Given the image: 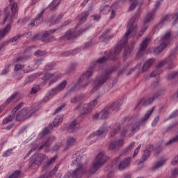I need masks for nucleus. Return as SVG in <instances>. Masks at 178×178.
<instances>
[{"mask_svg": "<svg viewBox=\"0 0 178 178\" xmlns=\"http://www.w3.org/2000/svg\"><path fill=\"white\" fill-rule=\"evenodd\" d=\"M111 31V30L107 29L100 36L99 40H102L103 42H106L109 41V40H111V38H113V35H108V33Z\"/></svg>", "mask_w": 178, "mask_h": 178, "instance_id": "nucleus-22", "label": "nucleus"}, {"mask_svg": "<svg viewBox=\"0 0 178 178\" xmlns=\"http://www.w3.org/2000/svg\"><path fill=\"white\" fill-rule=\"evenodd\" d=\"M24 104L23 103H19L13 111H12V115H15L16 112L23 106Z\"/></svg>", "mask_w": 178, "mask_h": 178, "instance_id": "nucleus-56", "label": "nucleus"}, {"mask_svg": "<svg viewBox=\"0 0 178 178\" xmlns=\"http://www.w3.org/2000/svg\"><path fill=\"white\" fill-rule=\"evenodd\" d=\"M108 160L109 156L105 155L104 152L99 153L93 161L92 168L90 169V173H95V172L98 171L102 165H105L106 161Z\"/></svg>", "mask_w": 178, "mask_h": 178, "instance_id": "nucleus-5", "label": "nucleus"}, {"mask_svg": "<svg viewBox=\"0 0 178 178\" xmlns=\"http://www.w3.org/2000/svg\"><path fill=\"white\" fill-rule=\"evenodd\" d=\"M168 20V16H165L162 20H161L159 24H157L154 28L153 29V31L154 33H155V31H159L160 29H162V27L163 26V24H165V22H166Z\"/></svg>", "mask_w": 178, "mask_h": 178, "instance_id": "nucleus-27", "label": "nucleus"}, {"mask_svg": "<svg viewBox=\"0 0 178 178\" xmlns=\"http://www.w3.org/2000/svg\"><path fill=\"white\" fill-rule=\"evenodd\" d=\"M15 119L17 122H22V120H24L25 118H24L23 115H22V113L18 112L16 117H15Z\"/></svg>", "mask_w": 178, "mask_h": 178, "instance_id": "nucleus-55", "label": "nucleus"}, {"mask_svg": "<svg viewBox=\"0 0 178 178\" xmlns=\"http://www.w3.org/2000/svg\"><path fill=\"white\" fill-rule=\"evenodd\" d=\"M122 129L121 124L119 122L115 123L113 127L111 128L108 134L109 138H113V137H115L116 134H118V131H120Z\"/></svg>", "mask_w": 178, "mask_h": 178, "instance_id": "nucleus-15", "label": "nucleus"}, {"mask_svg": "<svg viewBox=\"0 0 178 178\" xmlns=\"http://www.w3.org/2000/svg\"><path fill=\"white\" fill-rule=\"evenodd\" d=\"M111 10L112 8H111V6L106 5L100 7L99 12H104V13H109V12H111Z\"/></svg>", "mask_w": 178, "mask_h": 178, "instance_id": "nucleus-42", "label": "nucleus"}, {"mask_svg": "<svg viewBox=\"0 0 178 178\" xmlns=\"http://www.w3.org/2000/svg\"><path fill=\"white\" fill-rule=\"evenodd\" d=\"M104 133H105V129L104 128H100L99 129H98L97 131V132L90 134L88 137V138H89V140H91V138H94V137H98L99 136H102V134H104Z\"/></svg>", "mask_w": 178, "mask_h": 178, "instance_id": "nucleus-33", "label": "nucleus"}, {"mask_svg": "<svg viewBox=\"0 0 178 178\" xmlns=\"http://www.w3.org/2000/svg\"><path fill=\"white\" fill-rule=\"evenodd\" d=\"M135 22L136 17H134L130 19L129 23L127 27V31L124 35L123 40L120 42V44L117 45L116 48L114 50H112L108 54V58H110V59L113 60L118 56V55L120 54L122 49L123 48V47H124V45L127 44V37H129L130 34H131L132 33L134 34H136V33H137V25L134 24Z\"/></svg>", "mask_w": 178, "mask_h": 178, "instance_id": "nucleus-2", "label": "nucleus"}, {"mask_svg": "<svg viewBox=\"0 0 178 178\" xmlns=\"http://www.w3.org/2000/svg\"><path fill=\"white\" fill-rule=\"evenodd\" d=\"M72 165H77V167L71 172H67L65 178H81L87 172L86 165L88 163L87 155L83 154L81 152H77L72 155Z\"/></svg>", "mask_w": 178, "mask_h": 178, "instance_id": "nucleus-1", "label": "nucleus"}, {"mask_svg": "<svg viewBox=\"0 0 178 178\" xmlns=\"http://www.w3.org/2000/svg\"><path fill=\"white\" fill-rule=\"evenodd\" d=\"M54 74L47 73L44 75V76L42 78V80H49V79H52L54 77Z\"/></svg>", "mask_w": 178, "mask_h": 178, "instance_id": "nucleus-63", "label": "nucleus"}, {"mask_svg": "<svg viewBox=\"0 0 178 178\" xmlns=\"http://www.w3.org/2000/svg\"><path fill=\"white\" fill-rule=\"evenodd\" d=\"M147 147H148V149H146L145 150L141 159L136 160L135 162L136 165H137V166L140 169H143V168H144V162H145V161H147V159L149 158V152H151V151H154V145H149Z\"/></svg>", "mask_w": 178, "mask_h": 178, "instance_id": "nucleus-10", "label": "nucleus"}, {"mask_svg": "<svg viewBox=\"0 0 178 178\" xmlns=\"http://www.w3.org/2000/svg\"><path fill=\"white\" fill-rule=\"evenodd\" d=\"M99 99V96H96L95 99L90 102L89 104H85L79 107V113L81 118H86L90 112L92 110V108L96 105H98V101Z\"/></svg>", "mask_w": 178, "mask_h": 178, "instance_id": "nucleus-6", "label": "nucleus"}, {"mask_svg": "<svg viewBox=\"0 0 178 178\" xmlns=\"http://www.w3.org/2000/svg\"><path fill=\"white\" fill-rule=\"evenodd\" d=\"M144 98H142L137 104V105L135 107V111H140L141 108L140 105L142 104L143 106H147L148 105H151L152 103L154 101V99H152L151 97L149 99L144 100Z\"/></svg>", "mask_w": 178, "mask_h": 178, "instance_id": "nucleus-16", "label": "nucleus"}, {"mask_svg": "<svg viewBox=\"0 0 178 178\" xmlns=\"http://www.w3.org/2000/svg\"><path fill=\"white\" fill-rule=\"evenodd\" d=\"M92 76V72L90 71H87L85 73L83 74L79 79H78V83H83L81 85H79V88H86L88 86V84H90V77Z\"/></svg>", "mask_w": 178, "mask_h": 178, "instance_id": "nucleus-11", "label": "nucleus"}, {"mask_svg": "<svg viewBox=\"0 0 178 178\" xmlns=\"http://www.w3.org/2000/svg\"><path fill=\"white\" fill-rule=\"evenodd\" d=\"M58 6H59V1L58 0H53V1L49 5L48 8L50 10H55Z\"/></svg>", "mask_w": 178, "mask_h": 178, "instance_id": "nucleus-38", "label": "nucleus"}, {"mask_svg": "<svg viewBox=\"0 0 178 178\" xmlns=\"http://www.w3.org/2000/svg\"><path fill=\"white\" fill-rule=\"evenodd\" d=\"M92 47V42L89 41L85 43V44L83 46V49H88Z\"/></svg>", "mask_w": 178, "mask_h": 178, "instance_id": "nucleus-58", "label": "nucleus"}, {"mask_svg": "<svg viewBox=\"0 0 178 178\" xmlns=\"http://www.w3.org/2000/svg\"><path fill=\"white\" fill-rule=\"evenodd\" d=\"M10 5L11 6V13L8 10V7L5 8L3 23H5L6 20L13 22L14 19H17V15L19 13L17 3L14 2Z\"/></svg>", "mask_w": 178, "mask_h": 178, "instance_id": "nucleus-7", "label": "nucleus"}, {"mask_svg": "<svg viewBox=\"0 0 178 178\" xmlns=\"http://www.w3.org/2000/svg\"><path fill=\"white\" fill-rule=\"evenodd\" d=\"M141 122H138L135 124H133V125L131 126V131L132 133H134L136 131H137L138 130L140 129V127L141 126Z\"/></svg>", "mask_w": 178, "mask_h": 178, "instance_id": "nucleus-43", "label": "nucleus"}, {"mask_svg": "<svg viewBox=\"0 0 178 178\" xmlns=\"http://www.w3.org/2000/svg\"><path fill=\"white\" fill-rule=\"evenodd\" d=\"M124 145V140L123 139H118L111 142L108 147V151H116L118 148H121Z\"/></svg>", "mask_w": 178, "mask_h": 178, "instance_id": "nucleus-14", "label": "nucleus"}, {"mask_svg": "<svg viewBox=\"0 0 178 178\" xmlns=\"http://www.w3.org/2000/svg\"><path fill=\"white\" fill-rule=\"evenodd\" d=\"M76 143L77 140H76V138L71 136H68L67 138L65 144L67 147H73V145H76Z\"/></svg>", "mask_w": 178, "mask_h": 178, "instance_id": "nucleus-31", "label": "nucleus"}, {"mask_svg": "<svg viewBox=\"0 0 178 178\" xmlns=\"http://www.w3.org/2000/svg\"><path fill=\"white\" fill-rule=\"evenodd\" d=\"M166 47H168V45L165 43L162 42L159 46L156 47L154 49V55H159V53L162 52V51H163V49H165V48H166Z\"/></svg>", "mask_w": 178, "mask_h": 178, "instance_id": "nucleus-32", "label": "nucleus"}, {"mask_svg": "<svg viewBox=\"0 0 178 178\" xmlns=\"http://www.w3.org/2000/svg\"><path fill=\"white\" fill-rule=\"evenodd\" d=\"M63 120V115H57L54 119L53 124H50L48 127L44 128L40 134L39 137L42 138L47 134H49L51 133V130L54 129V127H58L59 123H62Z\"/></svg>", "mask_w": 178, "mask_h": 178, "instance_id": "nucleus-8", "label": "nucleus"}, {"mask_svg": "<svg viewBox=\"0 0 178 178\" xmlns=\"http://www.w3.org/2000/svg\"><path fill=\"white\" fill-rule=\"evenodd\" d=\"M66 84H67V81H66V80H64L58 84L57 88H58L60 91H62L66 88Z\"/></svg>", "mask_w": 178, "mask_h": 178, "instance_id": "nucleus-49", "label": "nucleus"}, {"mask_svg": "<svg viewBox=\"0 0 178 178\" xmlns=\"http://www.w3.org/2000/svg\"><path fill=\"white\" fill-rule=\"evenodd\" d=\"M178 163V156H176L175 157H174L171 161V165H172V166H175L176 165H177Z\"/></svg>", "mask_w": 178, "mask_h": 178, "instance_id": "nucleus-64", "label": "nucleus"}, {"mask_svg": "<svg viewBox=\"0 0 178 178\" xmlns=\"http://www.w3.org/2000/svg\"><path fill=\"white\" fill-rule=\"evenodd\" d=\"M178 122H174L171 125H170L167 129L166 131H170L171 130H173L176 126H177Z\"/></svg>", "mask_w": 178, "mask_h": 178, "instance_id": "nucleus-62", "label": "nucleus"}, {"mask_svg": "<svg viewBox=\"0 0 178 178\" xmlns=\"http://www.w3.org/2000/svg\"><path fill=\"white\" fill-rule=\"evenodd\" d=\"M155 60L156 59L154 58H149L147 60H146L142 67L141 73L148 72V70H149V67L152 66V64L154 63V62H155Z\"/></svg>", "mask_w": 178, "mask_h": 178, "instance_id": "nucleus-20", "label": "nucleus"}, {"mask_svg": "<svg viewBox=\"0 0 178 178\" xmlns=\"http://www.w3.org/2000/svg\"><path fill=\"white\" fill-rule=\"evenodd\" d=\"M90 12H91V10L85 11L76 17L77 20H79V23L76 24V27H79L80 24H83V23H84L86 20H87V17H88V15H90Z\"/></svg>", "mask_w": 178, "mask_h": 178, "instance_id": "nucleus-17", "label": "nucleus"}, {"mask_svg": "<svg viewBox=\"0 0 178 178\" xmlns=\"http://www.w3.org/2000/svg\"><path fill=\"white\" fill-rule=\"evenodd\" d=\"M177 76H178V72L175 71V72H172L168 74L167 75V79H168V80H173V79H175V77H177Z\"/></svg>", "mask_w": 178, "mask_h": 178, "instance_id": "nucleus-44", "label": "nucleus"}, {"mask_svg": "<svg viewBox=\"0 0 178 178\" xmlns=\"http://www.w3.org/2000/svg\"><path fill=\"white\" fill-rule=\"evenodd\" d=\"M31 40L33 41H38L40 40L42 42V40H44V33L35 34L32 37Z\"/></svg>", "mask_w": 178, "mask_h": 178, "instance_id": "nucleus-41", "label": "nucleus"}, {"mask_svg": "<svg viewBox=\"0 0 178 178\" xmlns=\"http://www.w3.org/2000/svg\"><path fill=\"white\" fill-rule=\"evenodd\" d=\"M136 144V142H132L128 147H127L125 149L123 150L124 154H127L129 151H131L133 148H134V145Z\"/></svg>", "mask_w": 178, "mask_h": 178, "instance_id": "nucleus-45", "label": "nucleus"}, {"mask_svg": "<svg viewBox=\"0 0 178 178\" xmlns=\"http://www.w3.org/2000/svg\"><path fill=\"white\" fill-rule=\"evenodd\" d=\"M48 161V158L47 156L44 154H35L31 161V165H37L38 166L39 165H41L42 162H47Z\"/></svg>", "mask_w": 178, "mask_h": 178, "instance_id": "nucleus-13", "label": "nucleus"}, {"mask_svg": "<svg viewBox=\"0 0 178 178\" xmlns=\"http://www.w3.org/2000/svg\"><path fill=\"white\" fill-rule=\"evenodd\" d=\"M148 29V26L146 24H143V26L141 27L140 31H139L138 34V37H141L144 33H145V30Z\"/></svg>", "mask_w": 178, "mask_h": 178, "instance_id": "nucleus-50", "label": "nucleus"}, {"mask_svg": "<svg viewBox=\"0 0 178 178\" xmlns=\"http://www.w3.org/2000/svg\"><path fill=\"white\" fill-rule=\"evenodd\" d=\"M42 42L44 44H48V42H51V41H55V36L49 34L48 31L43 33Z\"/></svg>", "mask_w": 178, "mask_h": 178, "instance_id": "nucleus-21", "label": "nucleus"}, {"mask_svg": "<svg viewBox=\"0 0 178 178\" xmlns=\"http://www.w3.org/2000/svg\"><path fill=\"white\" fill-rule=\"evenodd\" d=\"M60 92V90H59L58 87L54 88L51 90L50 95H56V94Z\"/></svg>", "mask_w": 178, "mask_h": 178, "instance_id": "nucleus-57", "label": "nucleus"}, {"mask_svg": "<svg viewBox=\"0 0 178 178\" xmlns=\"http://www.w3.org/2000/svg\"><path fill=\"white\" fill-rule=\"evenodd\" d=\"M37 77H40V74H33L27 77L24 81V86H26L30 83H33V81H35Z\"/></svg>", "mask_w": 178, "mask_h": 178, "instance_id": "nucleus-28", "label": "nucleus"}, {"mask_svg": "<svg viewBox=\"0 0 178 178\" xmlns=\"http://www.w3.org/2000/svg\"><path fill=\"white\" fill-rule=\"evenodd\" d=\"M17 95H19V92H14L8 99H7L6 104H10V102H12V101H13V99L17 97Z\"/></svg>", "mask_w": 178, "mask_h": 178, "instance_id": "nucleus-47", "label": "nucleus"}, {"mask_svg": "<svg viewBox=\"0 0 178 178\" xmlns=\"http://www.w3.org/2000/svg\"><path fill=\"white\" fill-rule=\"evenodd\" d=\"M171 35L172 33H170V31L166 32L162 38L163 44H165V45H169V44H170Z\"/></svg>", "mask_w": 178, "mask_h": 178, "instance_id": "nucleus-29", "label": "nucleus"}, {"mask_svg": "<svg viewBox=\"0 0 178 178\" xmlns=\"http://www.w3.org/2000/svg\"><path fill=\"white\" fill-rule=\"evenodd\" d=\"M10 31V24H7L6 27L3 28V29L0 30V41L1 40H3L6 35Z\"/></svg>", "mask_w": 178, "mask_h": 178, "instance_id": "nucleus-24", "label": "nucleus"}, {"mask_svg": "<svg viewBox=\"0 0 178 178\" xmlns=\"http://www.w3.org/2000/svg\"><path fill=\"white\" fill-rule=\"evenodd\" d=\"M106 59H108V58H106V56H103L99 58L97 61H96L95 65H98V63H104V62L106 61Z\"/></svg>", "mask_w": 178, "mask_h": 178, "instance_id": "nucleus-61", "label": "nucleus"}, {"mask_svg": "<svg viewBox=\"0 0 178 178\" xmlns=\"http://www.w3.org/2000/svg\"><path fill=\"white\" fill-rule=\"evenodd\" d=\"M15 119V114L9 115L6 118L3 120V124H8V123H10Z\"/></svg>", "mask_w": 178, "mask_h": 178, "instance_id": "nucleus-40", "label": "nucleus"}, {"mask_svg": "<svg viewBox=\"0 0 178 178\" xmlns=\"http://www.w3.org/2000/svg\"><path fill=\"white\" fill-rule=\"evenodd\" d=\"M131 157H126L123 159V154H120L113 161V165L118 169V170H126L130 166Z\"/></svg>", "mask_w": 178, "mask_h": 178, "instance_id": "nucleus-4", "label": "nucleus"}, {"mask_svg": "<svg viewBox=\"0 0 178 178\" xmlns=\"http://www.w3.org/2000/svg\"><path fill=\"white\" fill-rule=\"evenodd\" d=\"M148 42H149V38H145L140 43L138 51L136 55V60H140L141 57L145 54V49L148 47Z\"/></svg>", "mask_w": 178, "mask_h": 178, "instance_id": "nucleus-12", "label": "nucleus"}, {"mask_svg": "<svg viewBox=\"0 0 178 178\" xmlns=\"http://www.w3.org/2000/svg\"><path fill=\"white\" fill-rule=\"evenodd\" d=\"M154 107H153L152 109L147 111V112L145 114V115L141 118L140 122L142 124H143V123H144V122H147V120H148V119L149 118V117L154 112Z\"/></svg>", "mask_w": 178, "mask_h": 178, "instance_id": "nucleus-34", "label": "nucleus"}, {"mask_svg": "<svg viewBox=\"0 0 178 178\" xmlns=\"http://www.w3.org/2000/svg\"><path fill=\"white\" fill-rule=\"evenodd\" d=\"M81 49L79 48L75 49L72 51H65L61 53L62 56H70V55H76V54H79Z\"/></svg>", "mask_w": 178, "mask_h": 178, "instance_id": "nucleus-30", "label": "nucleus"}, {"mask_svg": "<svg viewBox=\"0 0 178 178\" xmlns=\"http://www.w3.org/2000/svg\"><path fill=\"white\" fill-rule=\"evenodd\" d=\"M118 68L114 67L113 68L105 71L102 74L97 76L96 79L94 80V87L90 90L91 94H94L97 90L101 87V86H104V84L111 79V75L113 72H116Z\"/></svg>", "mask_w": 178, "mask_h": 178, "instance_id": "nucleus-3", "label": "nucleus"}, {"mask_svg": "<svg viewBox=\"0 0 178 178\" xmlns=\"http://www.w3.org/2000/svg\"><path fill=\"white\" fill-rule=\"evenodd\" d=\"M76 121H72L68 126V127L67 128V130L68 131H72L74 132L76 131H77V128L76 127Z\"/></svg>", "mask_w": 178, "mask_h": 178, "instance_id": "nucleus-39", "label": "nucleus"}, {"mask_svg": "<svg viewBox=\"0 0 178 178\" xmlns=\"http://www.w3.org/2000/svg\"><path fill=\"white\" fill-rule=\"evenodd\" d=\"M63 17V15H60L57 17L55 18V15H52L50 17V24L49 26H55V24H58L60 20H62Z\"/></svg>", "mask_w": 178, "mask_h": 178, "instance_id": "nucleus-25", "label": "nucleus"}, {"mask_svg": "<svg viewBox=\"0 0 178 178\" xmlns=\"http://www.w3.org/2000/svg\"><path fill=\"white\" fill-rule=\"evenodd\" d=\"M23 37V35H17L9 40V42H19L20 38Z\"/></svg>", "mask_w": 178, "mask_h": 178, "instance_id": "nucleus-48", "label": "nucleus"}, {"mask_svg": "<svg viewBox=\"0 0 178 178\" xmlns=\"http://www.w3.org/2000/svg\"><path fill=\"white\" fill-rule=\"evenodd\" d=\"M140 69H141V63L137 64L135 67L131 69L129 72H128L127 76H130V74L134 72L136 70H140Z\"/></svg>", "mask_w": 178, "mask_h": 178, "instance_id": "nucleus-51", "label": "nucleus"}, {"mask_svg": "<svg viewBox=\"0 0 178 178\" xmlns=\"http://www.w3.org/2000/svg\"><path fill=\"white\" fill-rule=\"evenodd\" d=\"M154 18H155V13H154V11H152L147 15L144 21V24L147 26V24L151 23V22H152V20H154Z\"/></svg>", "mask_w": 178, "mask_h": 178, "instance_id": "nucleus-35", "label": "nucleus"}, {"mask_svg": "<svg viewBox=\"0 0 178 178\" xmlns=\"http://www.w3.org/2000/svg\"><path fill=\"white\" fill-rule=\"evenodd\" d=\"M65 106H66V103H63L60 106H58L55 111L54 112L53 115H56V113H59V112H60V111H62V109L63 108H65Z\"/></svg>", "mask_w": 178, "mask_h": 178, "instance_id": "nucleus-52", "label": "nucleus"}, {"mask_svg": "<svg viewBox=\"0 0 178 178\" xmlns=\"http://www.w3.org/2000/svg\"><path fill=\"white\" fill-rule=\"evenodd\" d=\"M76 67H77L76 63H74L71 64V65L70 66L69 70L67 71V74H70V73H72V72H73V70H74V69H76Z\"/></svg>", "mask_w": 178, "mask_h": 178, "instance_id": "nucleus-53", "label": "nucleus"}, {"mask_svg": "<svg viewBox=\"0 0 178 178\" xmlns=\"http://www.w3.org/2000/svg\"><path fill=\"white\" fill-rule=\"evenodd\" d=\"M106 107L108 111H119V108H120V103H119V102H115L107 105Z\"/></svg>", "mask_w": 178, "mask_h": 178, "instance_id": "nucleus-26", "label": "nucleus"}, {"mask_svg": "<svg viewBox=\"0 0 178 178\" xmlns=\"http://www.w3.org/2000/svg\"><path fill=\"white\" fill-rule=\"evenodd\" d=\"M168 161V159H164L162 160H160L159 161H156L154 165L152 167V170H158L162 168L166 163V161Z\"/></svg>", "mask_w": 178, "mask_h": 178, "instance_id": "nucleus-23", "label": "nucleus"}, {"mask_svg": "<svg viewBox=\"0 0 178 178\" xmlns=\"http://www.w3.org/2000/svg\"><path fill=\"white\" fill-rule=\"evenodd\" d=\"M166 63L168 64V69L170 70L173 67V59L170 57H168L165 58Z\"/></svg>", "mask_w": 178, "mask_h": 178, "instance_id": "nucleus-46", "label": "nucleus"}, {"mask_svg": "<svg viewBox=\"0 0 178 178\" xmlns=\"http://www.w3.org/2000/svg\"><path fill=\"white\" fill-rule=\"evenodd\" d=\"M87 30H88V28H84V29H80L78 31V33H76V32H74V30H68L65 32L64 35L60 38V40L61 41L63 40H67V41H73L74 38H77L79 35H81V34H83V33H86Z\"/></svg>", "mask_w": 178, "mask_h": 178, "instance_id": "nucleus-9", "label": "nucleus"}, {"mask_svg": "<svg viewBox=\"0 0 178 178\" xmlns=\"http://www.w3.org/2000/svg\"><path fill=\"white\" fill-rule=\"evenodd\" d=\"M166 63V59L161 60L159 64L156 65V70L161 69V67H163Z\"/></svg>", "mask_w": 178, "mask_h": 178, "instance_id": "nucleus-59", "label": "nucleus"}, {"mask_svg": "<svg viewBox=\"0 0 178 178\" xmlns=\"http://www.w3.org/2000/svg\"><path fill=\"white\" fill-rule=\"evenodd\" d=\"M109 113H111V112L109 111V108H106V107L101 111L100 114V119L102 120H105V119H107V118L109 116Z\"/></svg>", "mask_w": 178, "mask_h": 178, "instance_id": "nucleus-36", "label": "nucleus"}, {"mask_svg": "<svg viewBox=\"0 0 178 178\" xmlns=\"http://www.w3.org/2000/svg\"><path fill=\"white\" fill-rule=\"evenodd\" d=\"M20 171H15L11 176H10L8 178H19L20 177Z\"/></svg>", "mask_w": 178, "mask_h": 178, "instance_id": "nucleus-60", "label": "nucleus"}, {"mask_svg": "<svg viewBox=\"0 0 178 178\" xmlns=\"http://www.w3.org/2000/svg\"><path fill=\"white\" fill-rule=\"evenodd\" d=\"M56 137L54 136H49L45 141L42 143V145L40 146L39 149H42L44 147L47 149V151H49V146L52 143H54V140H56Z\"/></svg>", "mask_w": 178, "mask_h": 178, "instance_id": "nucleus-18", "label": "nucleus"}, {"mask_svg": "<svg viewBox=\"0 0 178 178\" xmlns=\"http://www.w3.org/2000/svg\"><path fill=\"white\" fill-rule=\"evenodd\" d=\"M19 112L24 119H29V118H31V113L29 111L27 108H22L21 111H19Z\"/></svg>", "mask_w": 178, "mask_h": 178, "instance_id": "nucleus-37", "label": "nucleus"}, {"mask_svg": "<svg viewBox=\"0 0 178 178\" xmlns=\"http://www.w3.org/2000/svg\"><path fill=\"white\" fill-rule=\"evenodd\" d=\"M44 13H45V10H42L35 18L34 20L31 21V22L29 24V26H31V27H34V26H38L40 23H41L42 19V16L44 15Z\"/></svg>", "mask_w": 178, "mask_h": 178, "instance_id": "nucleus-19", "label": "nucleus"}, {"mask_svg": "<svg viewBox=\"0 0 178 178\" xmlns=\"http://www.w3.org/2000/svg\"><path fill=\"white\" fill-rule=\"evenodd\" d=\"M162 2H163V0H158L156 2L155 8L152 10L153 13H156V10H158V8H159V6H161V3H162Z\"/></svg>", "mask_w": 178, "mask_h": 178, "instance_id": "nucleus-54", "label": "nucleus"}]
</instances>
